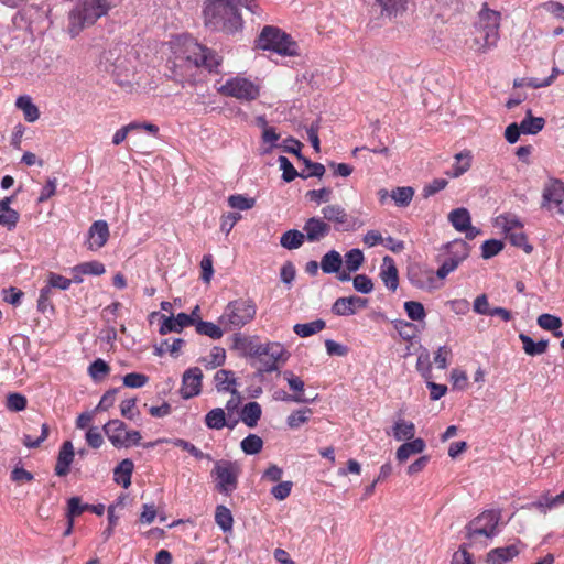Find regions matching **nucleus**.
Wrapping results in <instances>:
<instances>
[{
    "mask_svg": "<svg viewBox=\"0 0 564 564\" xmlns=\"http://www.w3.org/2000/svg\"><path fill=\"white\" fill-rule=\"evenodd\" d=\"M223 57L189 35H180L171 42L167 68L171 78L181 84L195 82L199 69L219 73Z\"/></svg>",
    "mask_w": 564,
    "mask_h": 564,
    "instance_id": "nucleus-1",
    "label": "nucleus"
},
{
    "mask_svg": "<svg viewBox=\"0 0 564 564\" xmlns=\"http://www.w3.org/2000/svg\"><path fill=\"white\" fill-rule=\"evenodd\" d=\"M204 23L212 31L235 35L242 31L243 20L234 0H206Z\"/></svg>",
    "mask_w": 564,
    "mask_h": 564,
    "instance_id": "nucleus-2",
    "label": "nucleus"
},
{
    "mask_svg": "<svg viewBox=\"0 0 564 564\" xmlns=\"http://www.w3.org/2000/svg\"><path fill=\"white\" fill-rule=\"evenodd\" d=\"M500 21L501 13L489 9L488 4L484 3L478 12V20L475 23L477 35L473 41L471 48L476 53L485 54L497 46L500 39Z\"/></svg>",
    "mask_w": 564,
    "mask_h": 564,
    "instance_id": "nucleus-3",
    "label": "nucleus"
},
{
    "mask_svg": "<svg viewBox=\"0 0 564 564\" xmlns=\"http://www.w3.org/2000/svg\"><path fill=\"white\" fill-rule=\"evenodd\" d=\"M257 311L258 306L253 299L239 297L227 303L218 317V323L226 332H239L254 321Z\"/></svg>",
    "mask_w": 564,
    "mask_h": 564,
    "instance_id": "nucleus-4",
    "label": "nucleus"
},
{
    "mask_svg": "<svg viewBox=\"0 0 564 564\" xmlns=\"http://www.w3.org/2000/svg\"><path fill=\"white\" fill-rule=\"evenodd\" d=\"M110 9L111 0H77L69 12L70 35H78L85 26L93 25L98 19L107 15Z\"/></svg>",
    "mask_w": 564,
    "mask_h": 564,
    "instance_id": "nucleus-5",
    "label": "nucleus"
},
{
    "mask_svg": "<svg viewBox=\"0 0 564 564\" xmlns=\"http://www.w3.org/2000/svg\"><path fill=\"white\" fill-rule=\"evenodd\" d=\"M263 51H271L282 56H299V45L291 35L276 26L267 25L257 40Z\"/></svg>",
    "mask_w": 564,
    "mask_h": 564,
    "instance_id": "nucleus-6",
    "label": "nucleus"
},
{
    "mask_svg": "<svg viewBox=\"0 0 564 564\" xmlns=\"http://www.w3.org/2000/svg\"><path fill=\"white\" fill-rule=\"evenodd\" d=\"M253 352L256 355L252 359H256L260 364L259 371L264 373L278 371L290 357V352L279 341L268 340L265 343H261Z\"/></svg>",
    "mask_w": 564,
    "mask_h": 564,
    "instance_id": "nucleus-7",
    "label": "nucleus"
},
{
    "mask_svg": "<svg viewBox=\"0 0 564 564\" xmlns=\"http://www.w3.org/2000/svg\"><path fill=\"white\" fill-rule=\"evenodd\" d=\"M500 512L495 510H486L466 525V539L473 543H477L481 538L491 540L498 534V523Z\"/></svg>",
    "mask_w": 564,
    "mask_h": 564,
    "instance_id": "nucleus-8",
    "label": "nucleus"
},
{
    "mask_svg": "<svg viewBox=\"0 0 564 564\" xmlns=\"http://www.w3.org/2000/svg\"><path fill=\"white\" fill-rule=\"evenodd\" d=\"M241 465L237 460L219 459L214 464L212 476L218 492L230 496L238 488Z\"/></svg>",
    "mask_w": 564,
    "mask_h": 564,
    "instance_id": "nucleus-9",
    "label": "nucleus"
},
{
    "mask_svg": "<svg viewBox=\"0 0 564 564\" xmlns=\"http://www.w3.org/2000/svg\"><path fill=\"white\" fill-rule=\"evenodd\" d=\"M260 85L250 78L237 75L228 78L218 91L223 96L232 97L240 101H253L260 96Z\"/></svg>",
    "mask_w": 564,
    "mask_h": 564,
    "instance_id": "nucleus-10",
    "label": "nucleus"
},
{
    "mask_svg": "<svg viewBox=\"0 0 564 564\" xmlns=\"http://www.w3.org/2000/svg\"><path fill=\"white\" fill-rule=\"evenodd\" d=\"M446 259L436 271L440 280L445 279L449 273L455 271L458 265L468 258L470 252L469 245L463 239H454L444 246Z\"/></svg>",
    "mask_w": 564,
    "mask_h": 564,
    "instance_id": "nucleus-11",
    "label": "nucleus"
},
{
    "mask_svg": "<svg viewBox=\"0 0 564 564\" xmlns=\"http://www.w3.org/2000/svg\"><path fill=\"white\" fill-rule=\"evenodd\" d=\"M323 219L336 231H355L361 227L362 223L348 214L339 204L325 205L321 209Z\"/></svg>",
    "mask_w": 564,
    "mask_h": 564,
    "instance_id": "nucleus-12",
    "label": "nucleus"
},
{
    "mask_svg": "<svg viewBox=\"0 0 564 564\" xmlns=\"http://www.w3.org/2000/svg\"><path fill=\"white\" fill-rule=\"evenodd\" d=\"M203 371L198 367H192L184 371L180 394L184 400L192 399L202 392Z\"/></svg>",
    "mask_w": 564,
    "mask_h": 564,
    "instance_id": "nucleus-13",
    "label": "nucleus"
},
{
    "mask_svg": "<svg viewBox=\"0 0 564 564\" xmlns=\"http://www.w3.org/2000/svg\"><path fill=\"white\" fill-rule=\"evenodd\" d=\"M409 281L417 289L433 290L438 288L437 275L433 269L424 265H414L409 270Z\"/></svg>",
    "mask_w": 564,
    "mask_h": 564,
    "instance_id": "nucleus-14",
    "label": "nucleus"
},
{
    "mask_svg": "<svg viewBox=\"0 0 564 564\" xmlns=\"http://www.w3.org/2000/svg\"><path fill=\"white\" fill-rule=\"evenodd\" d=\"M564 182L558 178H550L542 194V207L551 208L552 205L563 212Z\"/></svg>",
    "mask_w": 564,
    "mask_h": 564,
    "instance_id": "nucleus-15",
    "label": "nucleus"
},
{
    "mask_svg": "<svg viewBox=\"0 0 564 564\" xmlns=\"http://www.w3.org/2000/svg\"><path fill=\"white\" fill-rule=\"evenodd\" d=\"M367 305L368 300L360 296L339 297L334 302L332 313L337 316H351L359 310L367 307Z\"/></svg>",
    "mask_w": 564,
    "mask_h": 564,
    "instance_id": "nucleus-16",
    "label": "nucleus"
},
{
    "mask_svg": "<svg viewBox=\"0 0 564 564\" xmlns=\"http://www.w3.org/2000/svg\"><path fill=\"white\" fill-rule=\"evenodd\" d=\"M330 231V225L326 223L323 217H311L303 226V232L308 242H318L327 237Z\"/></svg>",
    "mask_w": 564,
    "mask_h": 564,
    "instance_id": "nucleus-17",
    "label": "nucleus"
},
{
    "mask_svg": "<svg viewBox=\"0 0 564 564\" xmlns=\"http://www.w3.org/2000/svg\"><path fill=\"white\" fill-rule=\"evenodd\" d=\"M109 239V227L105 220H96L88 229L87 248L91 251L102 248Z\"/></svg>",
    "mask_w": 564,
    "mask_h": 564,
    "instance_id": "nucleus-18",
    "label": "nucleus"
},
{
    "mask_svg": "<svg viewBox=\"0 0 564 564\" xmlns=\"http://www.w3.org/2000/svg\"><path fill=\"white\" fill-rule=\"evenodd\" d=\"M283 378L286 380L289 388L294 391V394L283 393V398H281L284 402H295V403H307L310 400L304 395V381L295 376L292 371L286 370L283 372Z\"/></svg>",
    "mask_w": 564,
    "mask_h": 564,
    "instance_id": "nucleus-19",
    "label": "nucleus"
},
{
    "mask_svg": "<svg viewBox=\"0 0 564 564\" xmlns=\"http://www.w3.org/2000/svg\"><path fill=\"white\" fill-rule=\"evenodd\" d=\"M521 542L496 547L488 552L487 554V563L488 564H506L517 557L521 552Z\"/></svg>",
    "mask_w": 564,
    "mask_h": 564,
    "instance_id": "nucleus-20",
    "label": "nucleus"
},
{
    "mask_svg": "<svg viewBox=\"0 0 564 564\" xmlns=\"http://www.w3.org/2000/svg\"><path fill=\"white\" fill-rule=\"evenodd\" d=\"M257 337H250L242 335L239 332H234L231 337V348L238 350L242 356L253 358L256 355L253 351L260 346L261 343L257 341Z\"/></svg>",
    "mask_w": 564,
    "mask_h": 564,
    "instance_id": "nucleus-21",
    "label": "nucleus"
},
{
    "mask_svg": "<svg viewBox=\"0 0 564 564\" xmlns=\"http://www.w3.org/2000/svg\"><path fill=\"white\" fill-rule=\"evenodd\" d=\"M74 446L70 441H65L58 452L55 465V474L59 477L67 476L74 460Z\"/></svg>",
    "mask_w": 564,
    "mask_h": 564,
    "instance_id": "nucleus-22",
    "label": "nucleus"
},
{
    "mask_svg": "<svg viewBox=\"0 0 564 564\" xmlns=\"http://www.w3.org/2000/svg\"><path fill=\"white\" fill-rule=\"evenodd\" d=\"M380 278L388 290L394 292L399 286V274L394 260L386 256L382 260Z\"/></svg>",
    "mask_w": 564,
    "mask_h": 564,
    "instance_id": "nucleus-23",
    "label": "nucleus"
},
{
    "mask_svg": "<svg viewBox=\"0 0 564 564\" xmlns=\"http://www.w3.org/2000/svg\"><path fill=\"white\" fill-rule=\"evenodd\" d=\"M126 430L124 422L118 419L110 420L104 425L105 434L116 448H120V445L124 444L122 436H124Z\"/></svg>",
    "mask_w": 564,
    "mask_h": 564,
    "instance_id": "nucleus-24",
    "label": "nucleus"
},
{
    "mask_svg": "<svg viewBox=\"0 0 564 564\" xmlns=\"http://www.w3.org/2000/svg\"><path fill=\"white\" fill-rule=\"evenodd\" d=\"M134 464L130 458L122 459L113 469V481L128 488L131 485V477Z\"/></svg>",
    "mask_w": 564,
    "mask_h": 564,
    "instance_id": "nucleus-25",
    "label": "nucleus"
},
{
    "mask_svg": "<svg viewBox=\"0 0 564 564\" xmlns=\"http://www.w3.org/2000/svg\"><path fill=\"white\" fill-rule=\"evenodd\" d=\"M215 387L218 392H230L237 394L235 386L237 380L231 370L220 369L214 376Z\"/></svg>",
    "mask_w": 564,
    "mask_h": 564,
    "instance_id": "nucleus-26",
    "label": "nucleus"
},
{
    "mask_svg": "<svg viewBox=\"0 0 564 564\" xmlns=\"http://www.w3.org/2000/svg\"><path fill=\"white\" fill-rule=\"evenodd\" d=\"M12 197H6L0 200V225L9 230L13 229L19 221V213L10 208Z\"/></svg>",
    "mask_w": 564,
    "mask_h": 564,
    "instance_id": "nucleus-27",
    "label": "nucleus"
},
{
    "mask_svg": "<svg viewBox=\"0 0 564 564\" xmlns=\"http://www.w3.org/2000/svg\"><path fill=\"white\" fill-rule=\"evenodd\" d=\"M495 226L500 228L505 236L510 232L523 229L524 225L521 219L514 214L499 215L495 220Z\"/></svg>",
    "mask_w": 564,
    "mask_h": 564,
    "instance_id": "nucleus-28",
    "label": "nucleus"
},
{
    "mask_svg": "<svg viewBox=\"0 0 564 564\" xmlns=\"http://www.w3.org/2000/svg\"><path fill=\"white\" fill-rule=\"evenodd\" d=\"M425 449V442L422 438H414L411 442L403 443L395 453L400 463L405 462L411 455L420 454Z\"/></svg>",
    "mask_w": 564,
    "mask_h": 564,
    "instance_id": "nucleus-29",
    "label": "nucleus"
},
{
    "mask_svg": "<svg viewBox=\"0 0 564 564\" xmlns=\"http://www.w3.org/2000/svg\"><path fill=\"white\" fill-rule=\"evenodd\" d=\"M15 106L22 110L24 119L28 122H35L40 117L37 106L32 101V98L28 95H23L17 98Z\"/></svg>",
    "mask_w": 564,
    "mask_h": 564,
    "instance_id": "nucleus-30",
    "label": "nucleus"
},
{
    "mask_svg": "<svg viewBox=\"0 0 564 564\" xmlns=\"http://www.w3.org/2000/svg\"><path fill=\"white\" fill-rule=\"evenodd\" d=\"M471 166V154L469 151L459 152L455 155V162L447 175L456 178L465 174Z\"/></svg>",
    "mask_w": 564,
    "mask_h": 564,
    "instance_id": "nucleus-31",
    "label": "nucleus"
},
{
    "mask_svg": "<svg viewBox=\"0 0 564 564\" xmlns=\"http://www.w3.org/2000/svg\"><path fill=\"white\" fill-rule=\"evenodd\" d=\"M205 424L210 430H221L225 426L234 429L235 423H227L224 409L215 408L205 415Z\"/></svg>",
    "mask_w": 564,
    "mask_h": 564,
    "instance_id": "nucleus-32",
    "label": "nucleus"
},
{
    "mask_svg": "<svg viewBox=\"0 0 564 564\" xmlns=\"http://www.w3.org/2000/svg\"><path fill=\"white\" fill-rule=\"evenodd\" d=\"M448 221L457 231L460 232L468 229V226L471 223L470 213L465 207L455 208L448 214Z\"/></svg>",
    "mask_w": 564,
    "mask_h": 564,
    "instance_id": "nucleus-33",
    "label": "nucleus"
},
{
    "mask_svg": "<svg viewBox=\"0 0 564 564\" xmlns=\"http://www.w3.org/2000/svg\"><path fill=\"white\" fill-rule=\"evenodd\" d=\"M519 339L523 345V350L529 356H538L542 355L546 351L549 346L547 339H541L539 341H534L529 335L521 333L519 335Z\"/></svg>",
    "mask_w": 564,
    "mask_h": 564,
    "instance_id": "nucleus-34",
    "label": "nucleus"
},
{
    "mask_svg": "<svg viewBox=\"0 0 564 564\" xmlns=\"http://www.w3.org/2000/svg\"><path fill=\"white\" fill-rule=\"evenodd\" d=\"M343 264V258L336 250L326 252L321 260V269L326 274L337 273Z\"/></svg>",
    "mask_w": 564,
    "mask_h": 564,
    "instance_id": "nucleus-35",
    "label": "nucleus"
},
{
    "mask_svg": "<svg viewBox=\"0 0 564 564\" xmlns=\"http://www.w3.org/2000/svg\"><path fill=\"white\" fill-rule=\"evenodd\" d=\"M262 414L261 406L258 402L251 401L241 410V420L248 427H254Z\"/></svg>",
    "mask_w": 564,
    "mask_h": 564,
    "instance_id": "nucleus-36",
    "label": "nucleus"
},
{
    "mask_svg": "<svg viewBox=\"0 0 564 564\" xmlns=\"http://www.w3.org/2000/svg\"><path fill=\"white\" fill-rule=\"evenodd\" d=\"M380 6L381 14L388 18H395L406 9V0H375Z\"/></svg>",
    "mask_w": 564,
    "mask_h": 564,
    "instance_id": "nucleus-37",
    "label": "nucleus"
},
{
    "mask_svg": "<svg viewBox=\"0 0 564 564\" xmlns=\"http://www.w3.org/2000/svg\"><path fill=\"white\" fill-rule=\"evenodd\" d=\"M305 240L303 231L290 229L280 237V245L288 250H294L299 249Z\"/></svg>",
    "mask_w": 564,
    "mask_h": 564,
    "instance_id": "nucleus-38",
    "label": "nucleus"
},
{
    "mask_svg": "<svg viewBox=\"0 0 564 564\" xmlns=\"http://www.w3.org/2000/svg\"><path fill=\"white\" fill-rule=\"evenodd\" d=\"M200 364L206 369H216L226 361V350L223 347L214 346L208 356L200 358Z\"/></svg>",
    "mask_w": 564,
    "mask_h": 564,
    "instance_id": "nucleus-39",
    "label": "nucleus"
},
{
    "mask_svg": "<svg viewBox=\"0 0 564 564\" xmlns=\"http://www.w3.org/2000/svg\"><path fill=\"white\" fill-rule=\"evenodd\" d=\"M326 327V323L323 319H315L310 323H299L293 326V332L302 338L310 337L317 334Z\"/></svg>",
    "mask_w": 564,
    "mask_h": 564,
    "instance_id": "nucleus-40",
    "label": "nucleus"
},
{
    "mask_svg": "<svg viewBox=\"0 0 564 564\" xmlns=\"http://www.w3.org/2000/svg\"><path fill=\"white\" fill-rule=\"evenodd\" d=\"M259 120L264 124L262 132V153L269 154L275 147H278L276 142L280 139V134L276 132L275 128L267 126L264 118H259Z\"/></svg>",
    "mask_w": 564,
    "mask_h": 564,
    "instance_id": "nucleus-41",
    "label": "nucleus"
},
{
    "mask_svg": "<svg viewBox=\"0 0 564 564\" xmlns=\"http://www.w3.org/2000/svg\"><path fill=\"white\" fill-rule=\"evenodd\" d=\"M215 522L224 533L230 532L234 525V518L229 508L218 505L215 510Z\"/></svg>",
    "mask_w": 564,
    "mask_h": 564,
    "instance_id": "nucleus-42",
    "label": "nucleus"
},
{
    "mask_svg": "<svg viewBox=\"0 0 564 564\" xmlns=\"http://www.w3.org/2000/svg\"><path fill=\"white\" fill-rule=\"evenodd\" d=\"M195 328L199 335L208 336L212 339H220L224 333H227L219 323L215 324L207 321H198L195 324Z\"/></svg>",
    "mask_w": 564,
    "mask_h": 564,
    "instance_id": "nucleus-43",
    "label": "nucleus"
},
{
    "mask_svg": "<svg viewBox=\"0 0 564 564\" xmlns=\"http://www.w3.org/2000/svg\"><path fill=\"white\" fill-rule=\"evenodd\" d=\"M538 325L545 330L553 332V335L555 337L563 336V333L560 329L562 326V321L560 317H557L555 315L547 314V313L541 314L538 317Z\"/></svg>",
    "mask_w": 564,
    "mask_h": 564,
    "instance_id": "nucleus-44",
    "label": "nucleus"
},
{
    "mask_svg": "<svg viewBox=\"0 0 564 564\" xmlns=\"http://www.w3.org/2000/svg\"><path fill=\"white\" fill-rule=\"evenodd\" d=\"M313 414V410L311 408H303L295 411H292L290 415L286 417V425L291 430H296L307 423Z\"/></svg>",
    "mask_w": 564,
    "mask_h": 564,
    "instance_id": "nucleus-45",
    "label": "nucleus"
},
{
    "mask_svg": "<svg viewBox=\"0 0 564 564\" xmlns=\"http://www.w3.org/2000/svg\"><path fill=\"white\" fill-rule=\"evenodd\" d=\"M521 131L524 134H536L543 130L545 120L542 117H532L531 110H528L527 117L520 122Z\"/></svg>",
    "mask_w": 564,
    "mask_h": 564,
    "instance_id": "nucleus-46",
    "label": "nucleus"
},
{
    "mask_svg": "<svg viewBox=\"0 0 564 564\" xmlns=\"http://www.w3.org/2000/svg\"><path fill=\"white\" fill-rule=\"evenodd\" d=\"M414 196V189L411 186H401L391 191L390 197L398 207L410 205Z\"/></svg>",
    "mask_w": 564,
    "mask_h": 564,
    "instance_id": "nucleus-47",
    "label": "nucleus"
},
{
    "mask_svg": "<svg viewBox=\"0 0 564 564\" xmlns=\"http://www.w3.org/2000/svg\"><path fill=\"white\" fill-rule=\"evenodd\" d=\"M415 435V425L412 422L399 420L393 426V437L397 441L412 440Z\"/></svg>",
    "mask_w": 564,
    "mask_h": 564,
    "instance_id": "nucleus-48",
    "label": "nucleus"
},
{
    "mask_svg": "<svg viewBox=\"0 0 564 564\" xmlns=\"http://www.w3.org/2000/svg\"><path fill=\"white\" fill-rule=\"evenodd\" d=\"M241 451L247 455H256L263 448V441L257 434H249L240 443Z\"/></svg>",
    "mask_w": 564,
    "mask_h": 564,
    "instance_id": "nucleus-49",
    "label": "nucleus"
},
{
    "mask_svg": "<svg viewBox=\"0 0 564 564\" xmlns=\"http://www.w3.org/2000/svg\"><path fill=\"white\" fill-rule=\"evenodd\" d=\"M394 329L398 332L400 337L404 340L411 341L413 340L419 333L416 325L411 322L397 319L393 323Z\"/></svg>",
    "mask_w": 564,
    "mask_h": 564,
    "instance_id": "nucleus-50",
    "label": "nucleus"
},
{
    "mask_svg": "<svg viewBox=\"0 0 564 564\" xmlns=\"http://www.w3.org/2000/svg\"><path fill=\"white\" fill-rule=\"evenodd\" d=\"M364 259V253L360 249H350L344 256L345 267L349 272H356L361 267Z\"/></svg>",
    "mask_w": 564,
    "mask_h": 564,
    "instance_id": "nucleus-51",
    "label": "nucleus"
},
{
    "mask_svg": "<svg viewBox=\"0 0 564 564\" xmlns=\"http://www.w3.org/2000/svg\"><path fill=\"white\" fill-rule=\"evenodd\" d=\"M171 443L174 446L180 447V448L188 452L196 459L213 460V457L209 454L203 453L198 447H196L193 443H191V442H188L186 440L174 438V440L171 441Z\"/></svg>",
    "mask_w": 564,
    "mask_h": 564,
    "instance_id": "nucleus-52",
    "label": "nucleus"
},
{
    "mask_svg": "<svg viewBox=\"0 0 564 564\" xmlns=\"http://www.w3.org/2000/svg\"><path fill=\"white\" fill-rule=\"evenodd\" d=\"M506 238L512 246L521 248L527 254H530L533 251V246L528 242V237L522 229L510 232Z\"/></svg>",
    "mask_w": 564,
    "mask_h": 564,
    "instance_id": "nucleus-53",
    "label": "nucleus"
},
{
    "mask_svg": "<svg viewBox=\"0 0 564 564\" xmlns=\"http://www.w3.org/2000/svg\"><path fill=\"white\" fill-rule=\"evenodd\" d=\"M404 311L411 321L422 322L426 317L425 308L422 303L408 301L404 303Z\"/></svg>",
    "mask_w": 564,
    "mask_h": 564,
    "instance_id": "nucleus-54",
    "label": "nucleus"
},
{
    "mask_svg": "<svg viewBox=\"0 0 564 564\" xmlns=\"http://www.w3.org/2000/svg\"><path fill=\"white\" fill-rule=\"evenodd\" d=\"M228 205L238 210H248L256 205V199L242 194H234L228 197Z\"/></svg>",
    "mask_w": 564,
    "mask_h": 564,
    "instance_id": "nucleus-55",
    "label": "nucleus"
},
{
    "mask_svg": "<svg viewBox=\"0 0 564 564\" xmlns=\"http://www.w3.org/2000/svg\"><path fill=\"white\" fill-rule=\"evenodd\" d=\"M278 162L280 164V169L282 170V180L284 182L290 183L296 177H300L301 173H299L295 170V167L286 156L280 155Z\"/></svg>",
    "mask_w": 564,
    "mask_h": 564,
    "instance_id": "nucleus-56",
    "label": "nucleus"
},
{
    "mask_svg": "<svg viewBox=\"0 0 564 564\" xmlns=\"http://www.w3.org/2000/svg\"><path fill=\"white\" fill-rule=\"evenodd\" d=\"M109 371L110 367L100 358L94 360L88 367V373L95 381L102 379Z\"/></svg>",
    "mask_w": 564,
    "mask_h": 564,
    "instance_id": "nucleus-57",
    "label": "nucleus"
},
{
    "mask_svg": "<svg viewBox=\"0 0 564 564\" xmlns=\"http://www.w3.org/2000/svg\"><path fill=\"white\" fill-rule=\"evenodd\" d=\"M78 273H85L86 275H101L106 272L104 263L93 260L77 264Z\"/></svg>",
    "mask_w": 564,
    "mask_h": 564,
    "instance_id": "nucleus-58",
    "label": "nucleus"
},
{
    "mask_svg": "<svg viewBox=\"0 0 564 564\" xmlns=\"http://www.w3.org/2000/svg\"><path fill=\"white\" fill-rule=\"evenodd\" d=\"M89 503H84L79 497H72L67 501L66 518H76L83 512L88 511Z\"/></svg>",
    "mask_w": 564,
    "mask_h": 564,
    "instance_id": "nucleus-59",
    "label": "nucleus"
},
{
    "mask_svg": "<svg viewBox=\"0 0 564 564\" xmlns=\"http://www.w3.org/2000/svg\"><path fill=\"white\" fill-rule=\"evenodd\" d=\"M503 249V242L498 239H489L481 245V257L490 259L497 256Z\"/></svg>",
    "mask_w": 564,
    "mask_h": 564,
    "instance_id": "nucleus-60",
    "label": "nucleus"
},
{
    "mask_svg": "<svg viewBox=\"0 0 564 564\" xmlns=\"http://www.w3.org/2000/svg\"><path fill=\"white\" fill-rule=\"evenodd\" d=\"M305 166L310 170L307 173L302 172L300 174V177L302 178H308V177H323L325 174V166L322 163L312 162L310 159L303 156L301 160Z\"/></svg>",
    "mask_w": 564,
    "mask_h": 564,
    "instance_id": "nucleus-61",
    "label": "nucleus"
},
{
    "mask_svg": "<svg viewBox=\"0 0 564 564\" xmlns=\"http://www.w3.org/2000/svg\"><path fill=\"white\" fill-rule=\"evenodd\" d=\"M333 191L330 187H323L319 189H311L306 193V198L310 202L315 203L316 205H321L322 203H327L330 200Z\"/></svg>",
    "mask_w": 564,
    "mask_h": 564,
    "instance_id": "nucleus-62",
    "label": "nucleus"
},
{
    "mask_svg": "<svg viewBox=\"0 0 564 564\" xmlns=\"http://www.w3.org/2000/svg\"><path fill=\"white\" fill-rule=\"evenodd\" d=\"M122 381L126 387L137 389L144 387L149 377L139 372H129L122 378Z\"/></svg>",
    "mask_w": 564,
    "mask_h": 564,
    "instance_id": "nucleus-63",
    "label": "nucleus"
},
{
    "mask_svg": "<svg viewBox=\"0 0 564 564\" xmlns=\"http://www.w3.org/2000/svg\"><path fill=\"white\" fill-rule=\"evenodd\" d=\"M28 401L21 393H9L7 397V408L13 412L23 411L26 408Z\"/></svg>",
    "mask_w": 564,
    "mask_h": 564,
    "instance_id": "nucleus-64",
    "label": "nucleus"
}]
</instances>
